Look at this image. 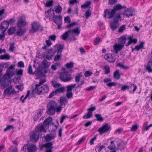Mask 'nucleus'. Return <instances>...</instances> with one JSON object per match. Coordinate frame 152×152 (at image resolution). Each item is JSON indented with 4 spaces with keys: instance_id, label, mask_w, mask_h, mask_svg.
Wrapping results in <instances>:
<instances>
[{
    "instance_id": "c85d7f7f",
    "label": "nucleus",
    "mask_w": 152,
    "mask_h": 152,
    "mask_svg": "<svg viewBox=\"0 0 152 152\" xmlns=\"http://www.w3.org/2000/svg\"><path fill=\"white\" fill-rule=\"evenodd\" d=\"M25 31H26L25 30H23L22 28H19L17 29L16 34L17 35L21 36L24 34Z\"/></svg>"
},
{
    "instance_id": "09e8293b",
    "label": "nucleus",
    "mask_w": 152,
    "mask_h": 152,
    "mask_svg": "<svg viewBox=\"0 0 152 152\" xmlns=\"http://www.w3.org/2000/svg\"><path fill=\"white\" fill-rule=\"evenodd\" d=\"M74 66V63L73 62H70L69 63H67L66 65V66L67 68L71 69Z\"/></svg>"
},
{
    "instance_id": "a18cd8bd",
    "label": "nucleus",
    "mask_w": 152,
    "mask_h": 152,
    "mask_svg": "<svg viewBox=\"0 0 152 152\" xmlns=\"http://www.w3.org/2000/svg\"><path fill=\"white\" fill-rule=\"evenodd\" d=\"M28 73L30 75H34V72H33L32 66L31 64H29L28 66Z\"/></svg>"
},
{
    "instance_id": "5701e85b",
    "label": "nucleus",
    "mask_w": 152,
    "mask_h": 152,
    "mask_svg": "<svg viewBox=\"0 0 152 152\" xmlns=\"http://www.w3.org/2000/svg\"><path fill=\"white\" fill-rule=\"evenodd\" d=\"M54 53L52 50L51 49L48 50L46 55V58L47 59L50 60L51 59L52 57L53 56Z\"/></svg>"
},
{
    "instance_id": "f03ea898",
    "label": "nucleus",
    "mask_w": 152,
    "mask_h": 152,
    "mask_svg": "<svg viewBox=\"0 0 152 152\" xmlns=\"http://www.w3.org/2000/svg\"><path fill=\"white\" fill-rule=\"evenodd\" d=\"M51 11H53L52 17L54 18L53 21L58 26V28L59 29L61 28L62 25V17L61 15L55 16L54 10H52L51 8H50L48 11L45 12L46 16V17L48 18H50L51 17V15H50V13L51 12Z\"/></svg>"
},
{
    "instance_id": "864d4df0",
    "label": "nucleus",
    "mask_w": 152,
    "mask_h": 152,
    "mask_svg": "<svg viewBox=\"0 0 152 152\" xmlns=\"http://www.w3.org/2000/svg\"><path fill=\"white\" fill-rule=\"evenodd\" d=\"M53 1L51 0L48 1L45 4V6L46 7H50L53 5Z\"/></svg>"
},
{
    "instance_id": "a878e982",
    "label": "nucleus",
    "mask_w": 152,
    "mask_h": 152,
    "mask_svg": "<svg viewBox=\"0 0 152 152\" xmlns=\"http://www.w3.org/2000/svg\"><path fill=\"white\" fill-rule=\"evenodd\" d=\"M46 140L47 141H49L55 138V136L53 134H47L44 137Z\"/></svg>"
},
{
    "instance_id": "ddd939ff",
    "label": "nucleus",
    "mask_w": 152,
    "mask_h": 152,
    "mask_svg": "<svg viewBox=\"0 0 152 152\" xmlns=\"http://www.w3.org/2000/svg\"><path fill=\"white\" fill-rule=\"evenodd\" d=\"M9 25V21H4L1 23V28L4 34L8 28Z\"/></svg>"
},
{
    "instance_id": "f257e3e1",
    "label": "nucleus",
    "mask_w": 152,
    "mask_h": 152,
    "mask_svg": "<svg viewBox=\"0 0 152 152\" xmlns=\"http://www.w3.org/2000/svg\"><path fill=\"white\" fill-rule=\"evenodd\" d=\"M126 8L125 6H122L121 4H118L115 5L113 9L112 10L106 9L105 10L104 16L105 18L106 17L107 15H109L108 19H111L114 17L115 12L122 9Z\"/></svg>"
},
{
    "instance_id": "f8f14e48",
    "label": "nucleus",
    "mask_w": 152,
    "mask_h": 152,
    "mask_svg": "<svg viewBox=\"0 0 152 152\" xmlns=\"http://www.w3.org/2000/svg\"><path fill=\"white\" fill-rule=\"evenodd\" d=\"M135 10L132 8H127L124 13V15L129 18L134 15Z\"/></svg>"
},
{
    "instance_id": "0eeeda50",
    "label": "nucleus",
    "mask_w": 152,
    "mask_h": 152,
    "mask_svg": "<svg viewBox=\"0 0 152 152\" xmlns=\"http://www.w3.org/2000/svg\"><path fill=\"white\" fill-rule=\"evenodd\" d=\"M76 86V84H74L70 85L67 86V92L66 96L68 99H70L72 97L73 94L72 91L73 88H75Z\"/></svg>"
},
{
    "instance_id": "9b49d317",
    "label": "nucleus",
    "mask_w": 152,
    "mask_h": 152,
    "mask_svg": "<svg viewBox=\"0 0 152 152\" xmlns=\"http://www.w3.org/2000/svg\"><path fill=\"white\" fill-rule=\"evenodd\" d=\"M105 59L109 62L112 63L114 62L116 60L115 55L113 54H107L104 56Z\"/></svg>"
},
{
    "instance_id": "603ef678",
    "label": "nucleus",
    "mask_w": 152,
    "mask_h": 152,
    "mask_svg": "<svg viewBox=\"0 0 152 152\" xmlns=\"http://www.w3.org/2000/svg\"><path fill=\"white\" fill-rule=\"evenodd\" d=\"M92 115V113L91 112H88L87 114H86L83 116V118L85 119H86L90 118Z\"/></svg>"
},
{
    "instance_id": "72a5a7b5",
    "label": "nucleus",
    "mask_w": 152,
    "mask_h": 152,
    "mask_svg": "<svg viewBox=\"0 0 152 152\" xmlns=\"http://www.w3.org/2000/svg\"><path fill=\"white\" fill-rule=\"evenodd\" d=\"M46 127L44 125H42L40 126H37V130H36V131H37L39 133V132H41L42 131H44L45 132H46V131L45 129V128Z\"/></svg>"
},
{
    "instance_id": "79ce46f5",
    "label": "nucleus",
    "mask_w": 152,
    "mask_h": 152,
    "mask_svg": "<svg viewBox=\"0 0 152 152\" xmlns=\"http://www.w3.org/2000/svg\"><path fill=\"white\" fill-rule=\"evenodd\" d=\"M53 145V142H49L46 143L45 144H44L43 146L45 147L47 149H48L49 148H52L53 147L52 146Z\"/></svg>"
},
{
    "instance_id": "a19ab883",
    "label": "nucleus",
    "mask_w": 152,
    "mask_h": 152,
    "mask_svg": "<svg viewBox=\"0 0 152 152\" xmlns=\"http://www.w3.org/2000/svg\"><path fill=\"white\" fill-rule=\"evenodd\" d=\"M65 87H62L60 88L57 89L56 90V92L57 94L59 93H63L65 91Z\"/></svg>"
},
{
    "instance_id": "4468645a",
    "label": "nucleus",
    "mask_w": 152,
    "mask_h": 152,
    "mask_svg": "<svg viewBox=\"0 0 152 152\" xmlns=\"http://www.w3.org/2000/svg\"><path fill=\"white\" fill-rule=\"evenodd\" d=\"M28 152H35L37 149V148L34 144L28 143Z\"/></svg>"
},
{
    "instance_id": "58836bf2",
    "label": "nucleus",
    "mask_w": 152,
    "mask_h": 152,
    "mask_svg": "<svg viewBox=\"0 0 152 152\" xmlns=\"http://www.w3.org/2000/svg\"><path fill=\"white\" fill-rule=\"evenodd\" d=\"M42 91L41 92H42L43 94L47 93L49 91V88L48 86L47 85H45L43 86L42 87Z\"/></svg>"
},
{
    "instance_id": "3c124183",
    "label": "nucleus",
    "mask_w": 152,
    "mask_h": 152,
    "mask_svg": "<svg viewBox=\"0 0 152 152\" xmlns=\"http://www.w3.org/2000/svg\"><path fill=\"white\" fill-rule=\"evenodd\" d=\"M46 82V80L45 79H42L40 80V81L39 84H36V89L39 86H41L43 83Z\"/></svg>"
},
{
    "instance_id": "20e7f679",
    "label": "nucleus",
    "mask_w": 152,
    "mask_h": 152,
    "mask_svg": "<svg viewBox=\"0 0 152 152\" xmlns=\"http://www.w3.org/2000/svg\"><path fill=\"white\" fill-rule=\"evenodd\" d=\"M31 28L29 30V32L31 34H34L37 32L39 29L42 31L43 30V27L40 26V24L37 22H34L31 24Z\"/></svg>"
},
{
    "instance_id": "f3484780",
    "label": "nucleus",
    "mask_w": 152,
    "mask_h": 152,
    "mask_svg": "<svg viewBox=\"0 0 152 152\" xmlns=\"http://www.w3.org/2000/svg\"><path fill=\"white\" fill-rule=\"evenodd\" d=\"M26 24V22L25 19H23L22 17L20 18L18 20L17 26L18 27H20V25L25 26Z\"/></svg>"
},
{
    "instance_id": "423d86ee",
    "label": "nucleus",
    "mask_w": 152,
    "mask_h": 152,
    "mask_svg": "<svg viewBox=\"0 0 152 152\" xmlns=\"http://www.w3.org/2000/svg\"><path fill=\"white\" fill-rule=\"evenodd\" d=\"M53 120L52 117H49L48 118H46L43 122V125L46 127L48 126V129L50 132H54L55 130H53V129H51L50 127L51 126V123Z\"/></svg>"
},
{
    "instance_id": "a211bd4d",
    "label": "nucleus",
    "mask_w": 152,
    "mask_h": 152,
    "mask_svg": "<svg viewBox=\"0 0 152 152\" xmlns=\"http://www.w3.org/2000/svg\"><path fill=\"white\" fill-rule=\"evenodd\" d=\"M34 75L37 76V79L42 77L43 75L42 71L40 68L36 69L34 72Z\"/></svg>"
},
{
    "instance_id": "69168bd1",
    "label": "nucleus",
    "mask_w": 152,
    "mask_h": 152,
    "mask_svg": "<svg viewBox=\"0 0 152 152\" xmlns=\"http://www.w3.org/2000/svg\"><path fill=\"white\" fill-rule=\"evenodd\" d=\"M138 128L137 125H133L132 126L131 130L132 131H135Z\"/></svg>"
},
{
    "instance_id": "c9c22d12",
    "label": "nucleus",
    "mask_w": 152,
    "mask_h": 152,
    "mask_svg": "<svg viewBox=\"0 0 152 152\" xmlns=\"http://www.w3.org/2000/svg\"><path fill=\"white\" fill-rule=\"evenodd\" d=\"M120 75L119 70L116 69L113 74L114 77L115 79L118 80L120 78Z\"/></svg>"
},
{
    "instance_id": "5fc2aeb1",
    "label": "nucleus",
    "mask_w": 152,
    "mask_h": 152,
    "mask_svg": "<svg viewBox=\"0 0 152 152\" xmlns=\"http://www.w3.org/2000/svg\"><path fill=\"white\" fill-rule=\"evenodd\" d=\"M91 1H87L83 5H81V7H84L85 8L88 7L91 5Z\"/></svg>"
},
{
    "instance_id": "4d7b16f0",
    "label": "nucleus",
    "mask_w": 152,
    "mask_h": 152,
    "mask_svg": "<svg viewBox=\"0 0 152 152\" xmlns=\"http://www.w3.org/2000/svg\"><path fill=\"white\" fill-rule=\"evenodd\" d=\"M62 10V7L60 5L58 6L56 8L55 11L56 13H60Z\"/></svg>"
},
{
    "instance_id": "8fccbe9b",
    "label": "nucleus",
    "mask_w": 152,
    "mask_h": 152,
    "mask_svg": "<svg viewBox=\"0 0 152 152\" xmlns=\"http://www.w3.org/2000/svg\"><path fill=\"white\" fill-rule=\"evenodd\" d=\"M61 64L60 63H55L54 64H52L51 67V68L54 70H56L57 69V67L59 66H60Z\"/></svg>"
},
{
    "instance_id": "6e6d98bb",
    "label": "nucleus",
    "mask_w": 152,
    "mask_h": 152,
    "mask_svg": "<svg viewBox=\"0 0 152 152\" xmlns=\"http://www.w3.org/2000/svg\"><path fill=\"white\" fill-rule=\"evenodd\" d=\"M104 68L105 70L104 73L105 74H108L110 72V68L109 66L105 65L104 66Z\"/></svg>"
},
{
    "instance_id": "6ab92c4d",
    "label": "nucleus",
    "mask_w": 152,
    "mask_h": 152,
    "mask_svg": "<svg viewBox=\"0 0 152 152\" xmlns=\"http://www.w3.org/2000/svg\"><path fill=\"white\" fill-rule=\"evenodd\" d=\"M55 47L56 48V51L58 53H61L64 48L63 45H55Z\"/></svg>"
},
{
    "instance_id": "cd10ccee",
    "label": "nucleus",
    "mask_w": 152,
    "mask_h": 152,
    "mask_svg": "<svg viewBox=\"0 0 152 152\" xmlns=\"http://www.w3.org/2000/svg\"><path fill=\"white\" fill-rule=\"evenodd\" d=\"M42 91V87L39 88L37 87L36 89L35 87V88L33 89L32 92L34 93H37L39 94H42L43 93H42V92H41Z\"/></svg>"
},
{
    "instance_id": "aec40b11",
    "label": "nucleus",
    "mask_w": 152,
    "mask_h": 152,
    "mask_svg": "<svg viewBox=\"0 0 152 152\" xmlns=\"http://www.w3.org/2000/svg\"><path fill=\"white\" fill-rule=\"evenodd\" d=\"M110 26L113 31L115 30L119 26L118 23L112 21L110 23Z\"/></svg>"
},
{
    "instance_id": "39448f33",
    "label": "nucleus",
    "mask_w": 152,
    "mask_h": 152,
    "mask_svg": "<svg viewBox=\"0 0 152 152\" xmlns=\"http://www.w3.org/2000/svg\"><path fill=\"white\" fill-rule=\"evenodd\" d=\"M59 78L62 81L64 82H67L70 81L72 78V75L68 73L64 72H61L60 74Z\"/></svg>"
},
{
    "instance_id": "7ed1b4c3",
    "label": "nucleus",
    "mask_w": 152,
    "mask_h": 152,
    "mask_svg": "<svg viewBox=\"0 0 152 152\" xmlns=\"http://www.w3.org/2000/svg\"><path fill=\"white\" fill-rule=\"evenodd\" d=\"M57 103L54 100L50 101L47 104V108L48 109L46 112L47 113L50 115H53L55 113V110L57 106Z\"/></svg>"
},
{
    "instance_id": "9d476101",
    "label": "nucleus",
    "mask_w": 152,
    "mask_h": 152,
    "mask_svg": "<svg viewBox=\"0 0 152 152\" xmlns=\"http://www.w3.org/2000/svg\"><path fill=\"white\" fill-rule=\"evenodd\" d=\"M39 138V133L36 130L33 132L30 136V139L31 141L35 142L37 141Z\"/></svg>"
},
{
    "instance_id": "4c0bfd02",
    "label": "nucleus",
    "mask_w": 152,
    "mask_h": 152,
    "mask_svg": "<svg viewBox=\"0 0 152 152\" xmlns=\"http://www.w3.org/2000/svg\"><path fill=\"white\" fill-rule=\"evenodd\" d=\"M10 56L8 54H6L0 56V59L1 60H9L10 58Z\"/></svg>"
},
{
    "instance_id": "338daca9",
    "label": "nucleus",
    "mask_w": 152,
    "mask_h": 152,
    "mask_svg": "<svg viewBox=\"0 0 152 152\" xmlns=\"http://www.w3.org/2000/svg\"><path fill=\"white\" fill-rule=\"evenodd\" d=\"M18 67H24V64L23 62V61H20L18 62Z\"/></svg>"
},
{
    "instance_id": "473e14b6",
    "label": "nucleus",
    "mask_w": 152,
    "mask_h": 152,
    "mask_svg": "<svg viewBox=\"0 0 152 152\" xmlns=\"http://www.w3.org/2000/svg\"><path fill=\"white\" fill-rule=\"evenodd\" d=\"M114 141H111L110 142L111 145L109 146L108 148L111 150H117V148H116L115 144L114 143Z\"/></svg>"
},
{
    "instance_id": "774afa93",
    "label": "nucleus",
    "mask_w": 152,
    "mask_h": 152,
    "mask_svg": "<svg viewBox=\"0 0 152 152\" xmlns=\"http://www.w3.org/2000/svg\"><path fill=\"white\" fill-rule=\"evenodd\" d=\"M85 139V137H81L80 139L77 142L76 145H78L80 144L83 141H84Z\"/></svg>"
},
{
    "instance_id": "e2e57ef3",
    "label": "nucleus",
    "mask_w": 152,
    "mask_h": 152,
    "mask_svg": "<svg viewBox=\"0 0 152 152\" xmlns=\"http://www.w3.org/2000/svg\"><path fill=\"white\" fill-rule=\"evenodd\" d=\"M13 128V126L12 125H8L7 126L6 128L4 129V131L6 132L8 130H10V129H12Z\"/></svg>"
},
{
    "instance_id": "2eb2a0df",
    "label": "nucleus",
    "mask_w": 152,
    "mask_h": 152,
    "mask_svg": "<svg viewBox=\"0 0 152 152\" xmlns=\"http://www.w3.org/2000/svg\"><path fill=\"white\" fill-rule=\"evenodd\" d=\"M13 70L7 69V72L4 75V77L6 79H9L11 77H12L14 75V73L13 72Z\"/></svg>"
},
{
    "instance_id": "4be33fe9",
    "label": "nucleus",
    "mask_w": 152,
    "mask_h": 152,
    "mask_svg": "<svg viewBox=\"0 0 152 152\" xmlns=\"http://www.w3.org/2000/svg\"><path fill=\"white\" fill-rule=\"evenodd\" d=\"M126 143L122 141L117 144V146L118 148H117V150L120 149L122 150L124 149Z\"/></svg>"
},
{
    "instance_id": "37998d69",
    "label": "nucleus",
    "mask_w": 152,
    "mask_h": 152,
    "mask_svg": "<svg viewBox=\"0 0 152 152\" xmlns=\"http://www.w3.org/2000/svg\"><path fill=\"white\" fill-rule=\"evenodd\" d=\"M51 83H52V86L55 88L61 87V84L57 83V82L56 81H52Z\"/></svg>"
},
{
    "instance_id": "dca6fc26",
    "label": "nucleus",
    "mask_w": 152,
    "mask_h": 152,
    "mask_svg": "<svg viewBox=\"0 0 152 152\" xmlns=\"http://www.w3.org/2000/svg\"><path fill=\"white\" fill-rule=\"evenodd\" d=\"M68 100L67 98L65 97H61L60 98V103L61 105V106H64V107L68 103Z\"/></svg>"
},
{
    "instance_id": "680f3d73",
    "label": "nucleus",
    "mask_w": 152,
    "mask_h": 152,
    "mask_svg": "<svg viewBox=\"0 0 152 152\" xmlns=\"http://www.w3.org/2000/svg\"><path fill=\"white\" fill-rule=\"evenodd\" d=\"M64 21L65 22L69 23L71 22V19L69 16H67L64 18Z\"/></svg>"
},
{
    "instance_id": "7c9ffc66",
    "label": "nucleus",
    "mask_w": 152,
    "mask_h": 152,
    "mask_svg": "<svg viewBox=\"0 0 152 152\" xmlns=\"http://www.w3.org/2000/svg\"><path fill=\"white\" fill-rule=\"evenodd\" d=\"M70 33H72L73 34H75L77 35H78L80 32V28L77 27L75 28L74 29L72 30H69Z\"/></svg>"
},
{
    "instance_id": "412c9836",
    "label": "nucleus",
    "mask_w": 152,
    "mask_h": 152,
    "mask_svg": "<svg viewBox=\"0 0 152 152\" xmlns=\"http://www.w3.org/2000/svg\"><path fill=\"white\" fill-rule=\"evenodd\" d=\"M114 48L115 51L116 53H118V51H120L124 47V46L123 45L118 44L114 46Z\"/></svg>"
},
{
    "instance_id": "de8ad7c7",
    "label": "nucleus",
    "mask_w": 152,
    "mask_h": 152,
    "mask_svg": "<svg viewBox=\"0 0 152 152\" xmlns=\"http://www.w3.org/2000/svg\"><path fill=\"white\" fill-rule=\"evenodd\" d=\"M42 113L41 111H40L38 113H37V115H36L34 117V121H37L42 115Z\"/></svg>"
},
{
    "instance_id": "b1692460",
    "label": "nucleus",
    "mask_w": 152,
    "mask_h": 152,
    "mask_svg": "<svg viewBox=\"0 0 152 152\" xmlns=\"http://www.w3.org/2000/svg\"><path fill=\"white\" fill-rule=\"evenodd\" d=\"M126 37L127 35H124L119 38V42L120 44L124 45V44L126 43Z\"/></svg>"
},
{
    "instance_id": "ea45409f",
    "label": "nucleus",
    "mask_w": 152,
    "mask_h": 152,
    "mask_svg": "<svg viewBox=\"0 0 152 152\" xmlns=\"http://www.w3.org/2000/svg\"><path fill=\"white\" fill-rule=\"evenodd\" d=\"M95 116L96 118L97 121H100L102 122L104 120L102 116V115L100 114H96L95 115Z\"/></svg>"
},
{
    "instance_id": "c756f323",
    "label": "nucleus",
    "mask_w": 152,
    "mask_h": 152,
    "mask_svg": "<svg viewBox=\"0 0 152 152\" xmlns=\"http://www.w3.org/2000/svg\"><path fill=\"white\" fill-rule=\"evenodd\" d=\"M144 42H141L139 45H137L135 46L134 47V49L138 51L140 49H144Z\"/></svg>"
},
{
    "instance_id": "e433bc0d",
    "label": "nucleus",
    "mask_w": 152,
    "mask_h": 152,
    "mask_svg": "<svg viewBox=\"0 0 152 152\" xmlns=\"http://www.w3.org/2000/svg\"><path fill=\"white\" fill-rule=\"evenodd\" d=\"M16 30V27H12L8 29L7 31V33L9 35H12L15 33Z\"/></svg>"
},
{
    "instance_id": "0e129e2a",
    "label": "nucleus",
    "mask_w": 152,
    "mask_h": 152,
    "mask_svg": "<svg viewBox=\"0 0 152 152\" xmlns=\"http://www.w3.org/2000/svg\"><path fill=\"white\" fill-rule=\"evenodd\" d=\"M117 65L124 69H125L126 68H129L128 67L125 66L123 64H122L120 63H118L117 64Z\"/></svg>"
},
{
    "instance_id": "bb28decb",
    "label": "nucleus",
    "mask_w": 152,
    "mask_h": 152,
    "mask_svg": "<svg viewBox=\"0 0 152 152\" xmlns=\"http://www.w3.org/2000/svg\"><path fill=\"white\" fill-rule=\"evenodd\" d=\"M133 36H129L127 37V39L129 40V41L131 44L133 43L134 44H135L137 43V39H133Z\"/></svg>"
},
{
    "instance_id": "f704fd0d",
    "label": "nucleus",
    "mask_w": 152,
    "mask_h": 152,
    "mask_svg": "<svg viewBox=\"0 0 152 152\" xmlns=\"http://www.w3.org/2000/svg\"><path fill=\"white\" fill-rule=\"evenodd\" d=\"M70 31L68 30L67 31L65 32L62 35V38L63 40H66L67 38H68L70 34Z\"/></svg>"
},
{
    "instance_id": "1a4fd4ad",
    "label": "nucleus",
    "mask_w": 152,
    "mask_h": 152,
    "mask_svg": "<svg viewBox=\"0 0 152 152\" xmlns=\"http://www.w3.org/2000/svg\"><path fill=\"white\" fill-rule=\"evenodd\" d=\"M110 128V127L108 124H106L102 127L99 128L98 130V131L99 132L100 135H102L103 134L107 132Z\"/></svg>"
},
{
    "instance_id": "49530a36",
    "label": "nucleus",
    "mask_w": 152,
    "mask_h": 152,
    "mask_svg": "<svg viewBox=\"0 0 152 152\" xmlns=\"http://www.w3.org/2000/svg\"><path fill=\"white\" fill-rule=\"evenodd\" d=\"M62 55L61 53L59 54H57L55 56L54 61H59L61 60Z\"/></svg>"
},
{
    "instance_id": "bf43d9fd",
    "label": "nucleus",
    "mask_w": 152,
    "mask_h": 152,
    "mask_svg": "<svg viewBox=\"0 0 152 152\" xmlns=\"http://www.w3.org/2000/svg\"><path fill=\"white\" fill-rule=\"evenodd\" d=\"M146 66V69L147 70L148 72L150 73L152 72V68H151L152 66L147 65L146 66Z\"/></svg>"
},
{
    "instance_id": "6e6552de",
    "label": "nucleus",
    "mask_w": 152,
    "mask_h": 152,
    "mask_svg": "<svg viewBox=\"0 0 152 152\" xmlns=\"http://www.w3.org/2000/svg\"><path fill=\"white\" fill-rule=\"evenodd\" d=\"M17 92L15 91V89L13 88V86L11 85L5 89L4 92V95H13Z\"/></svg>"
},
{
    "instance_id": "13d9d810",
    "label": "nucleus",
    "mask_w": 152,
    "mask_h": 152,
    "mask_svg": "<svg viewBox=\"0 0 152 152\" xmlns=\"http://www.w3.org/2000/svg\"><path fill=\"white\" fill-rule=\"evenodd\" d=\"M126 27V25H123L121 26L118 29V32L119 33L122 32L124 30Z\"/></svg>"
},
{
    "instance_id": "c03bdc74",
    "label": "nucleus",
    "mask_w": 152,
    "mask_h": 152,
    "mask_svg": "<svg viewBox=\"0 0 152 152\" xmlns=\"http://www.w3.org/2000/svg\"><path fill=\"white\" fill-rule=\"evenodd\" d=\"M42 64L43 66L45 68H48L50 65V64L48 63L46 59L42 61Z\"/></svg>"
},
{
    "instance_id": "052dcab7",
    "label": "nucleus",
    "mask_w": 152,
    "mask_h": 152,
    "mask_svg": "<svg viewBox=\"0 0 152 152\" xmlns=\"http://www.w3.org/2000/svg\"><path fill=\"white\" fill-rule=\"evenodd\" d=\"M93 74L92 72L89 71H86L84 73V75L86 77H88Z\"/></svg>"
},
{
    "instance_id": "2f4dec72",
    "label": "nucleus",
    "mask_w": 152,
    "mask_h": 152,
    "mask_svg": "<svg viewBox=\"0 0 152 152\" xmlns=\"http://www.w3.org/2000/svg\"><path fill=\"white\" fill-rule=\"evenodd\" d=\"M121 17L120 14H118V15L114 17L113 22L118 23L119 21H121Z\"/></svg>"
},
{
    "instance_id": "393cba45",
    "label": "nucleus",
    "mask_w": 152,
    "mask_h": 152,
    "mask_svg": "<svg viewBox=\"0 0 152 152\" xmlns=\"http://www.w3.org/2000/svg\"><path fill=\"white\" fill-rule=\"evenodd\" d=\"M4 78L5 80L2 82L1 85L4 87H6L10 84L11 80H8V79H6L5 77Z\"/></svg>"
}]
</instances>
